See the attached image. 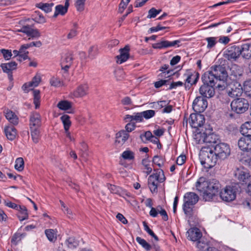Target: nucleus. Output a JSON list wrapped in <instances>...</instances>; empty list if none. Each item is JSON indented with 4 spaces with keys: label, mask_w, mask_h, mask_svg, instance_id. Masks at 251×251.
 Segmentation results:
<instances>
[{
    "label": "nucleus",
    "mask_w": 251,
    "mask_h": 251,
    "mask_svg": "<svg viewBox=\"0 0 251 251\" xmlns=\"http://www.w3.org/2000/svg\"><path fill=\"white\" fill-rule=\"evenodd\" d=\"M86 0H75V6L78 11H82L84 9Z\"/></svg>",
    "instance_id": "603ef678"
},
{
    "label": "nucleus",
    "mask_w": 251,
    "mask_h": 251,
    "mask_svg": "<svg viewBox=\"0 0 251 251\" xmlns=\"http://www.w3.org/2000/svg\"><path fill=\"white\" fill-rule=\"evenodd\" d=\"M235 176L238 180L242 182H246V181L250 177V175L246 169H238L235 172Z\"/></svg>",
    "instance_id": "a878e982"
},
{
    "label": "nucleus",
    "mask_w": 251,
    "mask_h": 251,
    "mask_svg": "<svg viewBox=\"0 0 251 251\" xmlns=\"http://www.w3.org/2000/svg\"><path fill=\"white\" fill-rule=\"evenodd\" d=\"M213 86L204 84L200 88L199 92L202 97L210 98L215 95V89Z\"/></svg>",
    "instance_id": "2eb2a0df"
},
{
    "label": "nucleus",
    "mask_w": 251,
    "mask_h": 251,
    "mask_svg": "<svg viewBox=\"0 0 251 251\" xmlns=\"http://www.w3.org/2000/svg\"><path fill=\"white\" fill-rule=\"evenodd\" d=\"M186 77L185 82L190 85L195 84L199 78V74L196 71H188L184 74Z\"/></svg>",
    "instance_id": "4be33fe9"
},
{
    "label": "nucleus",
    "mask_w": 251,
    "mask_h": 251,
    "mask_svg": "<svg viewBox=\"0 0 251 251\" xmlns=\"http://www.w3.org/2000/svg\"><path fill=\"white\" fill-rule=\"evenodd\" d=\"M243 93V88L241 84L238 81H234L230 86L228 91V95L232 98L241 96Z\"/></svg>",
    "instance_id": "4468645a"
},
{
    "label": "nucleus",
    "mask_w": 251,
    "mask_h": 251,
    "mask_svg": "<svg viewBox=\"0 0 251 251\" xmlns=\"http://www.w3.org/2000/svg\"><path fill=\"white\" fill-rule=\"evenodd\" d=\"M67 12L66 7L62 5H58L55 7V11L53 17L56 18L59 14L64 15Z\"/></svg>",
    "instance_id": "c03bdc74"
},
{
    "label": "nucleus",
    "mask_w": 251,
    "mask_h": 251,
    "mask_svg": "<svg viewBox=\"0 0 251 251\" xmlns=\"http://www.w3.org/2000/svg\"><path fill=\"white\" fill-rule=\"evenodd\" d=\"M220 196L224 201H231L236 198V192L232 187L226 186L220 192Z\"/></svg>",
    "instance_id": "6e6552de"
},
{
    "label": "nucleus",
    "mask_w": 251,
    "mask_h": 251,
    "mask_svg": "<svg viewBox=\"0 0 251 251\" xmlns=\"http://www.w3.org/2000/svg\"><path fill=\"white\" fill-rule=\"evenodd\" d=\"M202 80L204 84H207L212 86H215L219 83L216 81L215 75H214L212 70L205 72L202 76Z\"/></svg>",
    "instance_id": "dca6fc26"
},
{
    "label": "nucleus",
    "mask_w": 251,
    "mask_h": 251,
    "mask_svg": "<svg viewBox=\"0 0 251 251\" xmlns=\"http://www.w3.org/2000/svg\"><path fill=\"white\" fill-rule=\"evenodd\" d=\"M88 88V86L87 84L80 85L74 91L73 95L77 98L82 97L87 94Z\"/></svg>",
    "instance_id": "c85d7f7f"
},
{
    "label": "nucleus",
    "mask_w": 251,
    "mask_h": 251,
    "mask_svg": "<svg viewBox=\"0 0 251 251\" xmlns=\"http://www.w3.org/2000/svg\"><path fill=\"white\" fill-rule=\"evenodd\" d=\"M135 128V125L134 123H129L126 125L125 126V131L127 133H129L133 131Z\"/></svg>",
    "instance_id": "338daca9"
},
{
    "label": "nucleus",
    "mask_w": 251,
    "mask_h": 251,
    "mask_svg": "<svg viewBox=\"0 0 251 251\" xmlns=\"http://www.w3.org/2000/svg\"><path fill=\"white\" fill-rule=\"evenodd\" d=\"M81 148H80V155L84 158H86L88 156L87 149L88 146L84 142H81L80 144Z\"/></svg>",
    "instance_id": "de8ad7c7"
},
{
    "label": "nucleus",
    "mask_w": 251,
    "mask_h": 251,
    "mask_svg": "<svg viewBox=\"0 0 251 251\" xmlns=\"http://www.w3.org/2000/svg\"><path fill=\"white\" fill-rule=\"evenodd\" d=\"M129 47L128 46H126L124 48L121 49L119 50L120 55L116 56L117 62L119 64H122L126 61L129 58Z\"/></svg>",
    "instance_id": "412c9836"
},
{
    "label": "nucleus",
    "mask_w": 251,
    "mask_h": 251,
    "mask_svg": "<svg viewBox=\"0 0 251 251\" xmlns=\"http://www.w3.org/2000/svg\"><path fill=\"white\" fill-rule=\"evenodd\" d=\"M212 150L219 159L224 160L226 158L230 153V149L228 144L219 143L212 146Z\"/></svg>",
    "instance_id": "39448f33"
},
{
    "label": "nucleus",
    "mask_w": 251,
    "mask_h": 251,
    "mask_svg": "<svg viewBox=\"0 0 251 251\" xmlns=\"http://www.w3.org/2000/svg\"><path fill=\"white\" fill-rule=\"evenodd\" d=\"M200 159L205 168L210 169L216 165L219 159L210 149L208 151H201L200 153Z\"/></svg>",
    "instance_id": "7ed1b4c3"
},
{
    "label": "nucleus",
    "mask_w": 251,
    "mask_h": 251,
    "mask_svg": "<svg viewBox=\"0 0 251 251\" xmlns=\"http://www.w3.org/2000/svg\"><path fill=\"white\" fill-rule=\"evenodd\" d=\"M207 106V101L205 98L197 97L193 103V109L197 113L203 112Z\"/></svg>",
    "instance_id": "1a4fd4ad"
},
{
    "label": "nucleus",
    "mask_w": 251,
    "mask_h": 251,
    "mask_svg": "<svg viewBox=\"0 0 251 251\" xmlns=\"http://www.w3.org/2000/svg\"><path fill=\"white\" fill-rule=\"evenodd\" d=\"M188 238L192 241H198L202 236V233L198 228H191L187 232Z\"/></svg>",
    "instance_id": "5701e85b"
},
{
    "label": "nucleus",
    "mask_w": 251,
    "mask_h": 251,
    "mask_svg": "<svg viewBox=\"0 0 251 251\" xmlns=\"http://www.w3.org/2000/svg\"><path fill=\"white\" fill-rule=\"evenodd\" d=\"M60 119L63 124L65 130L69 129V128L71 125V122L70 121V116L68 115L65 114L61 117Z\"/></svg>",
    "instance_id": "58836bf2"
},
{
    "label": "nucleus",
    "mask_w": 251,
    "mask_h": 251,
    "mask_svg": "<svg viewBox=\"0 0 251 251\" xmlns=\"http://www.w3.org/2000/svg\"><path fill=\"white\" fill-rule=\"evenodd\" d=\"M73 60V54L72 52L64 54L61 58L60 63L62 69L67 72L72 65Z\"/></svg>",
    "instance_id": "ddd939ff"
},
{
    "label": "nucleus",
    "mask_w": 251,
    "mask_h": 251,
    "mask_svg": "<svg viewBox=\"0 0 251 251\" xmlns=\"http://www.w3.org/2000/svg\"><path fill=\"white\" fill-rule=\"evenodd\" d=\"M238 145L241 150L243 151L251 150V137L244 136L240 138L238 140Z\"/></svg>",
    "instance_id": "f3484780"
},
{
    "label": "nucleus",
    "mask_w": 251,
    "mask_h": 251,
    "mask_svg": "<svg viewBox=\"0 0 251 251\" xmlns=\"http://www.w3.org/2000/svg\"><path fill=\"white\" fill-rule=\"evenodd\" d=\"M17 210L19 211L18 216L20 221H24L28 218L27 209L25 206L20 205L19 209Z\"/></svg>",
    "instance_id": "f704fd0d"
},
{
    "label": "nucleus",
    "mask_w": 251,
    "mask_h": 251,
    "mask_svg": "<svg viewBox=\"0 0 251 251\" xmlns=\"http://www.w3.org/2000/svg\"><path fill=\"white\" fill-rule=\"evenodd\" d=\"M142 163L146 170L144 172L147 175L150 174L152 171V168L150 166L149 161L147 159H144L142 160Z\"/></svg>",
    "instance_id": "864d4df0"
},
{
    "label": "nucleus",
    "mask_w": 251,
    "mask_h": 251,
    "mask_svg": "<svg viewBox=\"0 0 251 251\" xmlns=\"http://www.w3.org/2000/svg\"><path fill=\"white\" fill-rule=\"evenodd\" d=\"M215 75L216 81H218L216 87L220 90L225 89L226 86V80L228 76V74L225 67L222 65H216L211 67Z\"/></svg>",
    "instance_id": "f03ea898"
},
{
    "label": "nucleus",
    "mask_w": 251,
    "mask_h": 251,
    "mask_svg": "<svg viewBox=\"0 0 251 251\" xmlns=\"http://www.w3.org/2000/svg\"><path fill=\"white\" fill-rule=\"evenodd\" d=\"M121 157L125 160H133L135 158V153L129 150H126L122 153Z\"/></svg>",
    "instance_id": "4c0bfd02"
},
{
    "label": "nucleus",
    "mask_w": 251,
    "mask_h": 251,
    "mask_svg": "<svg viewBox=\"0 0 251 251\" xmlns=\"http://www.w3.org/2000/svg\"><path fill=\"white\" fill-rule=\"evenodd\" d=\"M42 45V43L39 41L37 42H33L29 44L23 45V48L28 49L30 47L35 46L40 47Z\"/></svg>",
    "instance_id": "680f3d73"
},
{
    "label": "nucleus",
    "mask_w": 251,
    "mask_h": 251,
    "mask_svg": "<svg viewBox=\"0 0 251 251\" xmlns=\"http://www.w3.org/2000/svg\"><path fill=\"white\" fill-rule=\"evenodd\" d=\"M244 90L248 96L251 97V80L245 82Z\"/></svg>",
    "instance_id": "8fccbe9b"
},
{
    "label": "nucleus",
    "mask_w": 251,
    "mask_h": 251,
    "mask_svg": "<svg viewBox=\"0 0 251 251\" xmlns=\"http://www.w3.org/2000/svg\"><path fill=\"white\" fill-rule=\"evenodd\" d=\"M197 190L203 193V199L205 201H211L217 196L221 185L216 179L205 180L204 177H200L196 183Z\"/></svg>",
    "instance_id": "f257e3e1"
},
{
    "label": "nucleus",
    "mask_w": 251,
    "mask_h": 251,
    "mask_svg": "<svg viewBox=\"0 0 251 251\" xmlns=\"http://www.w3.org/2000/svg\"><path fill=\"white\" fill-rule=\"evenodd\" d=\"M57 107L62 110H67L72 107V103L67 100H61L57 105Z\"/></svg>",
    "instance_id": "e433bc0d"
},
{
    "label": "nucleus",
    "mask_w": 251,
    "mask_h": 251,
    "mask_svg": "<svg viewBox=\"0 0 251 251\" xmlns=\"http://www.w3.org/2000/svg\"><path fill=\"white\" fill-rule=\"evenodd\" d=\"M205 122V118L203 115L200 114H191L189 118V124L195 128H198L202 126Z\"/></svg>",
    "instance_id": "9d476101"
},
{
    "label": "nucleus",
    "mask_w": 251,
    "mask_h": 251,
    "mask_svg": "<svg viewBox=\"0 0 251 251\" xmlns=\"http://www.w3.org/2000/svg\"><path fill=\"white\" fill-rule=\"evenodd\" d=\"M205 40L207 42V47L208 49L213 48L217 43V38L216 37H207Z\"/></svg>",
    "instance_id": "bf43d9fd"
},
{
    "label": "nucleus",
    "mask_w": 251,
    "mask_h": 251,
    "mask_svg": "<svg viewBox=\"0 0 251 251\" xmlns=\"http://www.w3.org/2000/svg\"><path fill=\"white\" fill-rule=\"evenodd\" d=\"M41 81V77L39 75H36L32 80L28 83H25L22 87L23 90L27 93L29 90H31V87L37 86Z\"/></svg>",
    "instance_id": "393cba45"
},
{
    "label": "nucleus",
    "mask_w": 251,
    "mask_h": 251,
    "mask_svg": "<svg viewBox=\"0 0 251 251\" xmlns=\"http://www.w3.org/2000/svg\"><path fill=\"white\" fill-rule=\"evenodd\" d=\"M136 240L147 251H149L151 250V245L149 244L145 239L140 237H137Z\"/></svg>",
    "instance_id": "79ce46f5"
},
{
    "label": "nucleus",
    "mask_w": 251,
    "mask_h": 251,
    "mask_svg": "<svg viewBox=\"0 0 251 251\" xmlns=\"http://www.w3.org/2000/svg\"><path fill=\"white\" fill-rule=\"evenodd\" d=\"M15 168L16 170L21 171L24 168V161L23 158L19 157L15 161Z\"/></svg>",
    "instance_id": "49530a36"
},
{
    "label": "nucleus",
    "mask_w": 251,
    "mask_h": 251,
    "mask_svg": "<svg viewBox=\"0 0 251 251\" xmlns=\"http://www.w3.org/2000/svg\"><path fill=\"white\" fill-rule=\"evenodd\" d=\"M152 162L154 164L157 165L158 167H161L164 165L165 159L161 156L155 155L153 158Z\"/></svg>",
    "instance_id": "09e8293b"
},
{
    "label": "nucleus",
    "mask_w": 251,
    "mask_h": 251,
    "mask_svg": "<svg viewBox=\"0 0 251 251\" xmlns=\"http://www.w3.org/2000/svg\"><path fill=\"white\" fill-rule=\"evenodd\" d=\"M6 118L13 125H17L19 123V119L17 115L11 110H7L4 112Z\"/></svg>",
    "instance_id": "7c9ffc66"
},
{
    "label": "nucleus",
    "mask_w": 251,
    "mask_h": 251,
    "mask_svg": "<svg viewBox=\"0 0 251 251\" xmlns=\"http://www.w3.org/2000/svg\"><path fill=\"white\" fill-rule=\"evenodd\" d=\"M183 83L182 81L172 82L171 83L170 86L168 89L172 90L173 89H176L177 87L182 86Z\"/></svg>",
    "instance_id": "69168bd1"
},
{
    "label": "nucleus",
    "mask_w": 251,
    "mask_h": 251,
    "mask_svg": "<svg viewBox=\"0 0 251 251\" xmlns=\"http://www.w3.org/2000/svg\"><path fill=\"white\" fill-rule=\"evenodd\" d=\"M18 31L19 32H23L26 34L27 36H30L32 38H38L41 35L38 29H33L31 28L29 25L23 26Z\"/></svg>",
    "instance_id": "a211bd4d"
},
{
    "label": "nucleus",
    "mask_w": 251,
    "mask_h": 251,
    "mask_svg": "<svg viewBox=\"0 0 251 251\" xmlns=\"http://www.w3.org/2000/svg\"><path fill=\"white\" fill-rule=\"evenodd\" d=\"M241 55L240 46H232L228 47L224 54L225 58L230 61H236Z\"/></svg>",
    "instance_id": "0eeeda50"
},
{
    "label": "nucleus",
    "mask_w": 251,
    "mask_h": 251,
    "mask_svg": "<svg viewBox=\"0 0 251 251\" xmlns=\"http://www.w3.org/2000/svg\"><path fill=\"white\" fill-rule=\"evenodd\" d=\"M199 196L193 192H188L184 196L183 210L184 213L189 216L192 215L191 206L195 205L199 201Z\"/></svg>",
    "instance_id": "20e7f679"
},
{
    "label": "nucleus",
    "mask_w": 251,
    "mask_h": 251,
    "mask_svg": "<svg viewBox=\"0 0 251 251\" xmlns=\"http://www.w3.org/2000/svg\"><path fill=\"white\" fill-rule=\"evenodd\" d=\"M46 235L48 238V240L50 241L54 242L56 241L57 238V230L52 229H46L45 231Z\"/></svg>",
    "instance_id": "c9c22d12"
},
{
    "label": "nucleus",
    "mask_w": 251,
    "mask_h": 251,
    "mask_svg": "<svg viewBox=\"0 0 251 251\" xmlns=\"http://www.w3.org/2000/svg\"><path fill=\"white\" fill-rule=\"evenodd\" d=\"M129 133L125 130H121L116 134L115 143L119 145H124L128 139Z\"/></svg>",
    "instance_id": "b1692460"
},
{
    "label": "nucleus",
    "mask_w": 251,
    "mask_h": 251,
    "mask_svg": "<svg viewBox=\"0 0 251 251\" xmlns=\"http://www.w3.org/2000/svg\"><path fill=\"white\" fill-rule=\"evenodd\" d=\"M68 246L70 248H75L78 246V242L74 237H70L68 239Z\"/></svg>",
    "instance_id": "13d9d810"
},
{
    "label": "nucleus",
    "mask_w": 251,
    "mask_h": 251,
    "mask_svg": "<svg viewBox=\"0 0 251 251\" xmlns=\"http://www.w3.org/2000/svg\"><path fill=\"white\" fill-rule=\"evenodd\" d=\"M240 131L243 135L251 137V122H247L243 124Z\"/></svg>",
    "instance_id": "72a5a7b5"
},
{
    "label": "nucleus",
    "mask_w": 251,
    "mask_h": 251,
    "mask_svg": "<svg viewBox=\"0 0 251 251\" xmlns=\"http://www.w3.org/2000/svg\"><path fill=\"white\" fill-rule=\"evenodd\" d=\"M4 131L7 138L10 140H14L17 135L16 128L13 126L5 127Z\"/></svg>",
    "instance_id": "473e14b6"
},
{
    "label": "nucleus",
    "mask_w": 251,
    "mask_h": 251,
    "mask_svg": "<svg viewBox=\"0 0 251 251\" xmlns=\"http://www.w3.org/2000/svg\"><path fill=\"white\" fill-rule=\"evenodd\" d=\"M107 187L112 193L119 195V196L123 197H124L125 196L127 197L130 196V195L129 193L116 185L108 184Z\"/></svg>",
    "instance_id": "bb28decb"
},
{
    "label": "nucleus",
    "mask_w": 251,
    "mask_h": 251,
    "mask_svg": "<svg viewBox=\"0 0 251 251\" xmlns=\"http://www.w3.org/2000/svg\"><path fill=\"white\" fill-rule=\"evenodd\" d=\"M53 3H39L38 4L37 7L44 11L46 13L50 12L51 11L52 7L53 6Z\"/></svg>",
    "instance_id": "37998d69"
},
{
    "label": "nucleus",
    "mask_w": 251,
    "mask_h": 251,
    "mask_svg": "<svg viewBox=\"0 0 251 251\" xmlns=\"http://www.w3.org/2000/svg\"><path fill=\"white\" fill-rule=\"evenodd\" d=\"M181 41L179 40L169 41L167 40H162L160 42L153 44L152 47L155 49H167L171 47H176L180 46Z\"/></svg>",
    "instance_id": "f8f14e48"
},
{
    "label": "nucleus",
    "mask_w": 251,
    "mask_h": 251,
    "mask_svg": "<svg viewBox=\"0 0 251 251\" xmlns=\"http://www.w3.org/2000/svg\"><path fill=\"white\" fill-rule=\"evenodd\" d=\"M33 93L34 96V103L35 105V108H37L39 106V100L40 99V91L38 90H34Z\"/></svg>",
    "instance_id": "3c124183"
},
{
    "label": "nucleus",
    "mask_w": 251,
    "mask_h": 251,
    "mask_svg": "<svg viewBox=\"0 0 251 251\" xmlns=\"http://www.w3.org/2000/svg\"><path fill=\"white\" fill-rule=\"evenodd\" d=\"M167 27L166 26H163L161 24H159L156 26L155 27H152L150 28L149 31L151 32H156L159 30H161L162 29H164L167 28Z\"/></svg>",
    "instance_id": "0e129e2a"
},
{
    "label": "nucleus",
    "mask_w": 251,
    "mask_h": 251,
    "mask_svg": "<svg viewBox=\"0 0 251 251\" xmlns=\"http://www.w3.org/2000/svg\"><path fill=\"white\" fill-rule=\"evenodd\" d=\"M152 177L148 178V186L151 193H156L158 187V181L152 180Z\"/></svg>",
    "instance_id": "ea45409f"
},
{
    "label": "nucleus",
    "mask_w": 251,
    "mask_h": 251,
    "mask_svg": "<svg viewBox=\"0 0 251 251\" xmlns=\"http://www.w3.org/2000/svg\"><path fill=\"white\" fill-rule=\"evenodd\" d=\"M17 64L15 61H11L7 63H2L0 65L3 72L9 74L13 70H16L17 68Z\"/></svg>",
    "instance_id": "c756f323"
},
{
    "label": "nucleus",
    "mask_w": 251,
    "mask_h": 251,
    "mask_svg": "<svg viewBox=\"0 0 251 251\" xmlns=\"http://www.w3.org/2000/svg\"><path fill=\"white\" fill-rule=\"evenodd\" d=\"M39 128H30L31 131V135L33 141L34 143H38L40 138Z\"/></svg>",
    "instance_id": "a19ab883"
},
{
    "label": "nucleus",
    "mask_w": 251,
    "mask_h": 251,
    "mask_svg": "<svg viewBox=\"0 0 251 251\" xmlns=\"http://www.w3.org/2000/svg\"><path fill=\"white\" fill-rule=\"evenodd\" d=\"M41 126V117L40 115L37 112L32 113L30 115V128H39Z\"/></svg>",
    "instance_id": "6ab92c4d"
},
{
    "label": "nucleus",
    "mask_w": 251,
    "mask_h": 251,
    "mask_svg": "<svg viewBox=\"0 0 251 251\" xmlns=\"http://www.w3.org/2000/svg\"><path fill=\"white\" fill-rule=\"evenodd\" d=\"M212 136L213 135H207V134L204 132H199L195 134L194 139L196 144H202L205 142H213L214 140L210 139Z\"/></svg>",
    "instance_id": "aec40b11"
},
{
    "label": "nucleus",
    "mask_w": 251,
    "mask_h": 251,
    "mask_svg": "<svg viewBox=\"0 0 251 251\" xmlns=\"http://www.w3.org/2000/svg\"><path fill=\"white\" fill-rule=\"evenodd\" d=\"M143 117L146 119H149L155 115V111L153 110H148L142 112Z\"/></svg>",
    "instance_id": "052dcab7"
},
{
    "label": "nucleus",
    "mask_w": 251,
    "mask_h": 251,
    "mask_svg": "<svg viewBox=\"0 0 251 251\" xmlns=\"http://www.w3.org/2000/svg\"><path fill=\"white\" fill-rule=\"evenodd\" d=\"M143 226H144L145 230L146 231L149 235H150L151 237H152L155 240H156V241H158V237L149 228V226L147 225V223L146 222H143Z\"/></svg>",
    "instance_id": "5fc2aeb1"
},
{
    "label": "nucleus",
    "mask_w": 251,
    "mask_h": 251,
    "mask_svg": "<svg viewBox=\"0 0 251 251\" xmlns=\"http://www.w3.org/2000/svg\"><path fill=\"white\" fill-rule=\"evenodd\" d=\"M169 79L166 80H160L159 81H156L154 83V86L155 88H159L164 85H166L169 82Z\"/></svg>",
    "instance_id": "774afa93"
},
{
    "label": "nucleus",
    "mask_w": 251,
    "mask_h": 251,
    "mask_svg": "<svg viewBox=\"0 0 251 251\" xmlns=\"http://www.w3.org/2000/svg\"><path fill=\"white\" fill-rule=\"evenodd\" d=\"M230 106L232 111L237 114H242L248 109L249 103L245 99L237 98L231 101Z\"/></svg>",
    "instance_id": "423d86ee"
},
{
    "label": "nucleus",
    "mask_w": 251,
    "mask_h": 251,
    "mask_svg": "<svg viewBox=\"0 0 251 251\" xmlns=\"http://www.w3.org/2000/svg\"><path fill=\"white\" fill-rule=\"evenodd\" d=\"M97 48L96 47H91L88 51L89 56L91 58H94L97 54Z\"/></svg>",
    "instance_id": "e2e57ef3"
},
{
    "label": "nucleus",
    "mask_w": 251,
    "mask_h": 251,
    "mask_svg": "<svg viewBox=\"0 0 251 251\" xmlns=\"http://www.w3.org/2000/svg\"><path fill=\"white\" fill-rule=\"evenodd\" d=\"M155 171L156 172L150 176L149 177H152V180L157 181L160 183L164 181L165 176L163 171L161 169H157Z\"/></svg>",
    "instance_id": "2f4dec72"
},
{
    "label": "nucleus",
    "mask_w": 251,
    "mask_h": 251,
    "mask_svg": "<svg viewBox=\"0 0 251 251\" xmlns=\"http://www.w3.org/2000/svg\"><path fill=\"white\" fill-rule=\"evenodd\" d=\"M0 52L2 54L4 58L6 60H9L12 56L11 50L1 49L0 50Z\"/></svg>",
    "instance_id": "4d7b16f0"
},
{
    "label": "nucleus",
    "mask_w": 251,
    "mask_h": 251,
    "mask_svg": "<svg viewBox=\"0 0 251 251\" xmlns=\"http://www.w3.org/2000/svg\"><path fill=\"white\" fill-rule=\"evenodd\" d=\"M50 84L51 86L55 87H59L64 85L63 81L60 78L55 77H52L50 80Z\"/></svg>",
    "instance_id": "a18cd8bd"
},
{
    "label": "nucleus",
    "mask_w": 251,
    "mask_h": 251,
    "mask_svg": "<svg viewBox=\"0 0 251 251\" xmlns=\"http://www.w3.org/2000/svg\"><path fill=\"white\" fill-rule=\"evenodd\" d=\"M241 55L242 57L246 59L251 58V45L245 44L240 46Z\"/></svg>",
    "instance_id": "cd10ccee"
},
{
    "label": "nucleus",
    "mask_w": 251,
    "mask_h": 251,
    "mask_svg": "<svg viewBox=\"0 0 251 251\" xmlns=\"http://www.w3.org/2000/svg\"><path fill=\"white\" fill-rule=\"evenodd\" d=\"M244 70L237 64H232L230 68L229 75L231 79L235 81L240 80L243 76Z\"/></svg>",
    "instance_id": "9b49d317"
},
{
    "label": "nucleus",
    "mask_w": 251,
    "mask_h": 251,
    "mask_svg": "<svg viewBox=\"0 0 251 251\" xmlns=\"http://www.w3.org/2000/svg\"><path fill=\"white\" fill-rule=\"evenodd\" d=\"M22 234L19 233H15L12 237L11 242L13 245H17L18 243L22 239Z\"/></svg>",
    "instance_id": "6e6d98bb"
}]
</instances>
